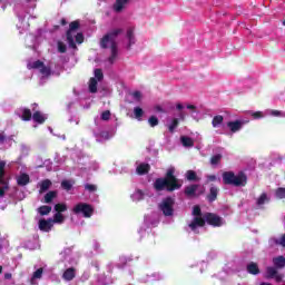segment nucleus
<instances>
[{"mask_svg":"<svg viewBox=\"0 0 285 285\" xmlns=\"http://www.w3.org/2000/svg\"><path fill=\"white\" fill-rule=\"evenodd\" d=\"M57 197V191H49L45 195V204H50Z\"/></svg>","mask_w":285,"mask_h":285,"instance_id":"nucleus-43","label":"nucleus"},{"mask_svg":"<svg viewBox=\"0 0 285 285\" xmlns=\"http://www.w3.org/2000/svg\"><path fill=\"white\" fill-rule=\"evenodd\" d=\"M52 210V207L50 206H41L39 209H38V213L40 215H50V212Z\"/></svg>","mask_w":285,"mask_h":285,"instance_id":"nucleus-45","label":"nucleus"},{"mask_svg":"<svg viewBox=\"0 0 285 285\" xmlns=\"http://www.w3.org/2000/svg\"><path fill=\"white\" fill-rule=\"evenodd\" d=\"M121 32H124L121 28L112 29L100 41L101 48H107L111 52V56L108 58L109 63H115L117 55H119V50L117 48V36L121 35Z\"/></svg>","mask_w":285,"mask_h":285,"instance_id":"nucleus-1","label":"nucleus"},{"mask_svg":"<svg viewBox=\"0 0 285 285\" xmlns=\"http://www.w3.org/2000/svg\"><path fill=\"white\" fill-rule=\"evenodd\" d=\"M186 108H187V110H195V106L194 105H187Z\"/></svg>","mask_w":285,"mask_h":285,"instance_id":"nucleus-60","label":"nucleus"},{"mask_svg":"<svg viewBox=\"0 0 285 285\" xmlns=\"http://www.w3.org/2000/svg\"><path fill=\"white\" fill-rule=\"evenodd\" d=\"M42 275H43V268H38V269L33 273V275H32V277H31V279H30V284H31V285H38L37 279H41Z\"/></svg>","mask_w":285,"mask_h":285,"instance_id":"nucleus-30","label":"nucleus"},{"mask_svg":"<svg viewBox=\"0 0 285 285\" xmlns=\"http://www.w3.org/2000/svg\"><path fill=\"white\" fill-rule=\"evenodd\" d=\"M4 168H6V161H0V202L6 197V193L10 190V185L4 180Z\"/></svg>","mask_w":285,"mask_h":285,"instance_id":"nucleus-9","label":"nucleus"},{"mask_svg":"<svg viewBox=\"0 0 285 285\" xmlns=\"http://www.w3.org/2000/svg\"><path fill=\"white\" fill-rule=\"evenodd\" d=\"M248 115L253 117V119H264L266 117V111H248Z\"/></svg>","mask_w":285,"mask_h":285,"instance_id":"nucleus-40","label":"nucleus"},{"mask_svg":"<svg viewBox=\"0 0 285 285\" xmlns=\"http://www.w3.org/2000/svg\"><path fill=\"white\" fill-rule=\"evenodd\" d=\"M175 206V199L168 197L165 198L160 204H159V209L161 210L163 215L165 217H171L175 209L173 208Z\"/></svg>","mask_w":285,"mask_h":285,"instance_id":"nucleus-10","label":"nucleus"},{"mask_svg":"<svg viewBox=\"0 0 285 285\" xmlns=\"http://www.w3.org/2000/svg\"><path fill=\"white\" fill-rule=\"evenodd\" d=\"M130 198L132 199V202H141V200H144V191L140 189H136L131 194Z\"/></svg>","mask_w":285,"mask_h":285,"instance_id":"nucleus-35","label":"nucleus"},{"mask_svg":"<svg viewBox=\"0 0 285 285\" xmlns=\"http://www.w3.org/2000/svg\"><path fill=\"white\" fill-rule=\"evenodd\" d=\"M85 190H87V193H97V185L85 184Z\"/></svg>","mask_w":285,"mask_h":285,"instance_id":"nucleus-51","label":"nucleus"},{"mask_svg":"<svg viewBox=\"0 0 285 285\" xmlns=\"http://www.w3.org/2000/svg\"><path fill=\"white\" fill-rule=\"evenodd\" d=\"M247 179L248 178L246 177V174H244V171H239L236 175L233 171L223 173V181L228 186H246Z\"/></svg>","mask_w":285,"mask_h":285,"instance_id":"nucleus-2","label":"nucleus"},{"mask_svg":"<svg viewBox=\"0 0 285 285\" xmlns=\"http://www.w3.org/2000/svg\"><path fill=\"white\" fill-rule=\"evenodd\" d=\"M32 119L36 124H45L46 119H48V115L42 114L41 111H35Z\"/></svg>","mask_w":285,"mask_h":285,"instance_id":"nucleus-25","label":"nucleus"},{"mask_svg":"<svg viewBox=\"0 0 285 285\" xmlns=\"http://www.w3.org/2000/svg\"><path fill=\"white\" fill-rule=\"evenodd\" d=\"M79 22L73 21L69 24V30L67 31V41L70 48H77L76 43H83V33L78 32Z\"/></svg>","mask_w":285,"mask_h":285,"instance_id":"nucleus-3","label":"nucleus"},{"mask_svg":"<svg viewBox=\"0 0 285 285\" xmlns=\"http://www.w3.org/2000/svg\"><path fill=\"white\" fill-rule=\"evenodd\" d=\"M148 124L151 128H155V126L159 125V119L156 116H151L148 119Z\"/></svg>","mask_w":285,"mask_h":285,"instance_id":"nucleus-50","label":"nucleus"},{"mask_svg":"<svg viewBox=\"0 0 285 285\" xmlns=\"http://www.w3.org/2000/svg\"><path fill=\"white\" fill-rule=\"evenodd\" d=\"M126 48L130 49L135 43H137V38L135 37V26H129L126 30L125 36Z\"/></svg>","mask_w":285,"mask_h":285,"instance_id":"nucleus-14","label":"nucleus"},{"mask_svg":"<svg viewBox=\"0 0 285 285\" xmlns=\"http://www.w3.org/2000/svg\"><path fill=\"white\" fill-rule=\"evenodd\" d=\"M138 282H140V284H150L153 282H161V279H164V275H161V273L155 272V273H146V272H141L138 275Z\"/></svg>","mask_w":285,"mask_h":285,"instance_id":"nucleus-8","label":"nucleus"},{"mask_svg":"<svg viewBox=\"0 0 285 285\" xmlns=\"http://www.w3.org/2000/svg\"><path fill=\"white\" fill-rule=\"evenodd\" d=\"M75 186V180H62L61 181V188L63 190H72V187Z\"/></svg>","mask_w":285,"mask_h":285,"instance_id":"nucleus-39","label":"nucleus"},{"mask_svg":"<svg viewBox=\"0 0 285 285\" xmlns=\"http://www.w3.org/2000/svg\"><path fill=\"white\" fill-rule=\"evenodd\" d=\"M67 48H66V43L59 41L58 42V51L59 52H66Z\"/></svg>","mask_w":285,"mask_h":285,"instance_id":"nucleus-54","label":"nucleus"},{"mask_svg":"<svg viewBox=\"0 0 285 285\" xmlns=\"http://www.w3.org/2000/svg\"><path fill=\"white\" fill-rule=\"evenodd\" d=\"M29 26L30 24L26 22L21 27H18V30H20V35L23 33V30H28Z\"/></svg>","mask_w":285,"mask_h":285,"instance_id":"nucleus-56","label":"nucleus"},{"mask_svg":"<svg viewBox=\"0 0 285 285\" xmlns=\"http://www.w3.org/2000/svg\"><path fill=\"white\" fill-rule=\"evenodd\" d=\"M246 124H248V120H242V119L232 120L227 122V128L230 135H235V132H239L242 128L246 126Z\"/></svg>","mask_w":285,"mask_h":285,"instance_id":"nucleus-13","label":"nucleus"},{"mask_svg":"<svg viewBox=\"0 0 285 285\" xmlns=\"http://www.w3.org/2000/svg\"><path fill=\"white\" fill-rule=\"evenodd\" d=\"M271 202V194L263 191L257 198H256V206L257 208H264L266 204H269Z\"/></svg>","mask_w":285,"mask_h":285,"instance_id":"nucleus-19","label":"nucleus"},{"mask_svg":"<svg viewBox=\"0 0 285 285\" xmlns=\"http://www.w3.org/2000/svg\"><path fill=\"white\" fill-rule=\"evenodd\" d=\"M154 189L156 193H161L164 190H167V193H173V190H179V186L171 185L166 178H157L154 181Z\"/></svg>","mask_w":285,"mask_h":285,"instance_id":"nucleus-7","label":"nucleus"},{"mask_svg":"<svg viewBox=\"0 0 285 285\" xmlns=\"http://www.w3.org/2000/svg\"><path fill=\"white\" fill-rule=\"evenodd\" d=\"M111 117L110 110H105L100 114V117L95 118L96 126H101V121H108Z\"/></svg>","mask_w":285,"mask_h":285,"instance_id":"nucleus-23","label":"nucleus"},{"mask_svg":"<svg viewBox=\"0 0 285 285\" xmlns=\"http://www.w3.org/2000/svg\"><path fill=\"white\" fill-rule=\"evenodd\" d=\"M206 193V187L204 185H189L185 188V195L187 197H199Z\"/></svg>","mask_w":285,"mask_h":285,"instance_id":"nucleus-11","label":"nucleus"},{"mask_svg":"<svg viewBox=\"0 0 285 285\" xmlns=\"http://www.w3.org/2000/svg\"><path fill=\"white\" fill-rule=\"evenodd\" d=\"M274 242L278 246H283L285 248V234L282 237H279V238H275Z\"/></svg>","mask_w":285,"mask_h":285,"instance_id":"nucleus-52","label":"nucleus"},{"mask_svg":"<svg viewBox=\"0 0 285 285\" xmlns=\"http://www.w3.org/2000/svg\"><path fill=\"white\" fill-rule=\"evenodd\" d=\"M207 179H208V181H217V176L209 175V176H207Z\"/></svg>","mask_w":285,"mask_h":285,"instance_id":"nucleus-58","label":"nucleus"},{"mask_svg":"<svg viewBox=\"0 0 285 285\" xmlns=\"http://www.w3.org/2000/svg\"><path fill=\"white\" fill-rule=\"evenodd\" d=\"M213 128H222L224 126V116L217 115L212 120Z\"/></svg>","mask_w":285,"mask_h":285,"instance_id":"nucleus-29","label":"nucleus"},{"mask_svg":"<svg viewBox=\"0 0 285 285\" xmlns=\"http://www.w3.org/2000/svg\"><path fill=\"white\" fill-rule=\"evenodd\" d=\"M247 273H249L250 275H259V267L256 263H249L247 265Z\"/></svg>","mask_w":285,"mask_h":285,"instance_id":"nucleus-37","label":"nucleus"},{"mask_svg":"<svg viewBox=\"0 0 285 285\" xmlns=\"http://www.w3.org/2000/svg\"><path fill=\"white\" fill-rule=\"evenodd\" d=\"M132 99L135 100V101H141V99H142V95L140 94V91H134L132 94Z\"/></svg>","mask_w":285,"mask_h":285,"instance_id":"nucleus-53","label":"nucleus"},{"mask_svg":"<svg viewBox=\"0 0 285 285\" xmlns=\"http://www.w3.org/2000/svg\"><path fill=\"white\" fill-rule=\"evenodd\" d=\"M63 219H65L63 215L57 213V214H55L52 222H53V224H63Z\"/></svg>","mask_w":285,"mask_h":285,"instance_id":"nucleus-49","label":"nucleus"},{"mask_svg":"<svg viewBox=\"0 0 285 285\" xmlns=\"http://www.w3.org/2000/svg\"><path fill=\"white\" fill-rule=\"evenodd\" d=\"M148 170H150V165H148L146 163H140L136 167V171L138 175H146V173H148Z\"/></svg>","mask_w":285,"mask_h":285,"instance_id":"nucleus-28","label":"nucleus"},{"mask_svg":"<svg viewBox=\"0 0 285 285\" xmlns=\"http://www.w3.org/2000/svg\"><path fill=\"white\" fill-rule=\"evenodd\" d=\"M20 19V21H21V23H23V21H26V18H19Z\"/></svg>","mask_w":285,"mask_h":285,"instance_id":"nucleus-64","label":"nucleus"},{"mask_svg":"<svg viewBox=\"0 0 285 285\" xmlns=\"http://www.w3.org/2000/svg\"><path fill=\"white\" fill-rule=\"evenodd\" d=\"M18 115L21 117L22 121H30L32 119V112L27 108L19 109Z\"/></svg>","mask_w":285,"mask_h":285,"instance_id":"nucleus-24","label":"nucleus"},{"mask_svg":"<svg viewBox=\"0 0 285 285\" xmlns=\"http://www.w3.org/2000/svg\"><path fill=\"white\" fill-rule=\"evenodd\" d=\"M275 197H277V199H285V188L284 187H279L275 190Z\"/></svg>","mask_w":285,"mask_h":285,"instance_id":"nucleus-44","label":"nucleus"},{"mask_svg":"<svg viewBox=\"0 0 285 285\" xmlns=\"http://www.w3.org/2000/svg\"><path fill=\"white\" fill-rule=\"evenodd\" d=\"M100 284L108 285V284H110V282H108V281H100Z\"/></svg>","mask_w":285,"mask_h":285,"instance_id":"nucleus-62","label":"nucleus"},{"mask_svg":"<svg viewBox=\"0 0 285 285\" xmlns=\"http://www.w3.org/2000/svg\"><path fill=\"white\" fill-rule=\"evenodd\" d=\"M177 126H179V119H171V121L167 125L169 132H175V128H177Z\"/></svg>","mask_w":285,"mask_h":285,"instance_id":"nucleus-42","label":"nucleus"},{"mask_svg":"<svg viewBox=\"0 0 285 285\" xmlns=\"http://www.w3.org/2000/svg\"><path fill=\"white\" fill-rule=\"evenodd\" d=\"M218 193H219V188H217L216 186L210 187L208 200L215 202L217 199Z\"/></svg>","mask_w":285,"mask_h":285,"instance_id":"nucleus-38","label":"nucleus"},{"mask_svg":"<svg viewBox=\"0 0 285 285\" xmlns=\"http://www.w3.org/2000/svg\"><path fill=\"white\" fill-rule=\"evenodd\" d=\"M95 77L89 80V92H97V83L104 81V71L101 69H95Z\"/></svg>","mask_w":285,"mask_h":285,"instance_id":"nucleus-12","label":"nucleus"},{"mask_svg":"<svg viewBox=\"0 0 285 285\" xmlns=\"http://www.w3.org/2000/svg\"><path fill=\"white\" fill-rule=\"evenodd\" d=\"M194 218L189 222L188 226L193 233H198L199 228H204L206 224V216H202V208L194 206L193 208Z\"/></svg>","mask_w":285,"mask_h":285,"instance_id":"nucleus-4","label":"nucleus"},{"mask_svg":"<svg viewBox=\"0 0 285 285\" xmlns=\"http://www.w3.org/2000/svg\"><path fill=\"white\" fill-rule=\"evenodd\" d=\"M134 117L137 119V121H141V117H144V109H141V107H135Z\"/></svg>","mask_w":285,"mask_h":285,"instance_id":"nucleus-41","label":"nucleus"},{"mask_svg":"<svg viewBox=\"0 0 285 285\" xmlns=\"http://www.w3.org/2000/svg\"><path fill=\"white\" fill-rule=\"evenodd\" d=\"M12 144H14V136H6V132H0V146L3 148H11Z\"/></svg>","mask_w":285,"mask_h":285,"instance_id":"nucleus-18","label":"nucleus"},{"mask_svg":"<svg viewBox=\"0 0 285 285\" xmlns=\"http://www.w3.org/2000/svg\"><path fill=\"white\" fill-rule=\"evenodd\" d=\"M4 279H12V274L10 273L4 274Z\"/></svg>","mask_w":285,"mask_h":285,"instance_id":"nucleus-59","label":"nucleus"},{"mask_svg":"<svg viewBox=\"0 0 285 285\" xmlns=\"http://www.w3.org/2000/svg\"><path fill=\"white\" fill-rule=\"evenodd\" d=\"M92 248H94V250H96V252L99 253V250H100V248H101V245L99 244V242L94 240V242H92Z\"/></svg>","mask_w":285,"mask_h":285,"instance_id":"nucleus-55","label":"nucleus"},{"mask_svg":"<svg viewBox=\"0 0 285 285\" xmlns=\"http://www.w3.org/2000/svg\"><path fill=\"white\" fill-rule=\"evenodd\" d=\"M165 179H168V181L171 185L178 186V189L181 188V181H179V179H177V177H175V167H170L167 169Z\"/></svg>","mask_w":285,"mask_h":285,"instance_id":"nucleus-17","label":"nucleus"},{"mask_svg":"<svg viewBox=\"0 0 285 285\" xmlns=\"http://www.w3.org/2000/svg\"><path fill=\"white\" fill-rule=\"evenodd\" d=\"M18 186H28L30 184V176L28 174H20L17 177Z\"/></svg>","mask_w":285,"mask_h":285,"instance_id":"nucleus-27","label":"nucleus"},{"mask_svg":"<svg viewBox=\"0 0 285 285\" xmlns=\"http://www.w3.org/2000/svg\"><path fill=\"white\" fill-rule=\"evenodd\" d=\"M186 178L188 179V181H197V173L188 170L186 173Z\"/></svg>","mask_w":285,"mask_h":285,"instance_id":"nucleus-46","label":"nucleus"},{"mask_svg":"<svg viewBox=\"0 0 285 285\" xmlns=\"http://www.w3.org/2000/svg\"><path fill=\"white\" fill-rule=\"evenodd\" d=\"M59 259L60 262H66L67 264H77V259L72 257V249L71 248H65L60 254H59Z\"/></svg>","mask_w":285,"mask_h":285,"instance_id":"nucleus-16","label":"nucleus"},{"mask_svg":"<svg viewBox=\"0 0 285 285\" xmlns=\"http://www.w3.org/2000/svg\"><path fill=\"white\" fill-rule=\"evenodd\" d=\"M180 141L185 148H193L195 146V141L188 136H181Z\"/></svg>","mask_w":285,"mask_h":285,"instance_id":"nucleus-32","label":"nucleus"},{"mask_svg":"<svg viewBox=\"0 0 285 285\" xmlns=\"http://www.w3.org/2000/svg\"><path fill=\"white\" fill-rule=\"evenodd\" d=\"M53 224H55V220H52V218H49L47 220L40 219L39 220V229L42 230L43 233H50Z\"/></svg>","mask_w":285,"mask_h":285,"instance_id":"nucleus-20","label":"nucleus"},{"mask_svg":"<svg viewBox=\"0 0 285 285\" xmlns=\"http://www.w3.org/2000/svg\"><path fill=\"white\" fill-rule=\"evenodd\" d=\"M131 0H116L112 9L114 12H124L126 8H128V3H130Z\"/></svg>","mask_w":285,"mask_h":285,"instance_id":"nucleus-21","label":"nucleus"},{"mask_svg":"<svg viewBox=\"0 0 285 285\" xmlns=\"http://www.w3.org/2000/svg\"><path fill=\"white\" fill-rule=\"evenodd\" d=\"M222 161V154L214 155L210 159L212 166H217Z\"/></svg>","mask_w":285,"mask_h":285,"instance_id":"nucleus-48","label":"nucleus"},{"mask_svg":"<svg viewBox=\"0 0 285 285\" xmlns=\"http://www.w3.org/2000/svg\"><path fill=\"white\" fill-rule=\"evenodd\" d=\"M185 117H186V116H185L184 114H180V115H179V118L183 119V120L185 119Z\"/></svg>","mask_w":285,"mask_h":285,"instance_id":"nucleus-63","label":"nucleus"},{"mask_svg":"<svg viewBox=\"0 0 285 285\" xmlns=\"http://www.w3.org/2000/svg\"><path fill=\"white\" fill-rule=\"evenodd\" d=\"M267 277L276 279V282H282V275L277 274L275 267H267Z\"/></svg>","mask_w":285,"mask_h":285,"instance_id":"nucleus-26","label":"nucleus"},{"mask_svg":"<svg viewBox=\"0 0 285 285\" xmlns=\"http://www.w3.org/2000/svg\"><path fill=\"white\" fill-rule=\"evenodd\" d=\"M265 115L269 117H285V111H281L277 109H266Z\"/></svg>","mask_w":285,"mask_h":285,"instance_id":"nucleus-33","label":"nucleus"},{"mask_svg":"<svg viewBox=\"0 0 285 285\" xmlns=\"http://www.w3.org/2000/svg\"><path fill=\"white\" fill-rule=\"evenodd\" d=\"M26 1L30 3L32 9L37 8V0H26Z\"/></svg>","mask_w":285,"mask_h":285,"instance_id":"nucleus-57","label":"nucleus"},{"mask_svg":"<svg viewBox=\"0 0 285 285\" xmlns=\"http://www.w3.org/2000/svg\"><path fill=\"white\" fill-rule=\"evenodd\" d=\"M40 186V193H46L47 190L50 189V186H52V181L50 179H45L39 183Z\"/></svg>","mask_w":285,"mask_h":285,"instance_id":"nucleus-36","label":"nucleus"},{"mask_svg":"<svg viewBox=\"0 0 285 285\" xmlns=\"http://www.w3.org/2000/svg\"><path fill=\"white\" fill-rule=\"evenodd\" d=\"M205 222H207V224H209L210 226H217V227L224 226L226 224L224 218H222L215 214L205 215Z\"/></svg>","mask_w":285,"mask_h":285,"instance_id":"nucleus-15","label":"nucleus"},{"mask_svg":"<svg viewBox=\"0 0 285 285\" xmlns=\"http://www.w3.org/2000/svg\"><path fill=\"white\" fill-rule=\"evenodd\" d=\"M95 137H96L97 141H106V140L110 139V137H112V135L109 134L108 131H102V132L95 131Z\"/></svg>","mask_w":285,"mask_h":285,"instance_id":"nucleus-31","label":"nucleus"},{"mask_svg":"<svg viewBox=\"0 0 285 285\" xmlns=\"http://www.w3.org/2000/svg\"><path fill=\"white\" fill-rule=\"evenodd\" d=\"M72 213H75V215H81V217L86 219H90V217L95 215V207L88 203H78L73 206Z\"/></svg>","mask_w":285,"mask_h":285,"instance_id":"nucleus-5","label":"nucleus"},{"mask_svg":"<svg viewBox=\"0 0 285 285\" xmlns=\"http://www.w3.org/2000/svg\"><path fill=\"white\" fill-rule=\"evenodd\" d=\"M55 210L56 213L61 214V213H66V210H68V207L66 206V204H57L55 206Z\"/></svg>","mask_w":285,"mask_h":285,"instance_id":"nucleus-47","label":"nucleus"},{"mask_svg":"<svg viewBox=\"0 0 285 285\" xmlns=\"http://www.w3.org/2000/svg\"><path fill=\"white\" fill-rule=\"evenodd\" d=\"M76 276L77 269H75V267H69L63 272L62 279H65V282H72L73 277Z\"/></svg>","mask_w":285,"mask_h":285,"instance_id":"nucleus-22","label":"nucleus"},{"mask_svg":"<svg viewBox=\"0 0 285 285\" xmlns=\"http://www.w3.org/2000/svg\"><path fill=\"white\" fill-rule=\"evenodd\" d=\"M273 264L275 268H285V257L284 256H278L273 258Z\"/></svg>","mask_w":285,"mask_h":285,"instance_id":"nucleus-34","label":"nucleus"},{"mask_svg":"<svg viewBox=\"0 0 285 285\" xmlns=\"http://www.w3.org/2000/svg\"><path fill=\"white\" fill-rule=\"evenodd\" d=\"M177 110H184V106L181 104L176 105Z\"/></svg>","mask_w":285,"mask_h":285,"instance_id":"nucleus-61","label":"nucleus"},{"mask_svg":"<svg viewBox=\"0 0 285 285\" xmlns=\"http://www.w3.org/2000/svg\"><path fill=\"white\" fill-rule=\"evenodd\" d=\"M28 69L29 70H38L40 72L41 81H46V79H49L52 76V71L50 70V68L45 67L43 62H41L40 60L29 62Z\"/></svg>","mask_w":285,"mask_h":285,"instance_id":"nucleus-6","label":"nucleus"}]
</instances>
